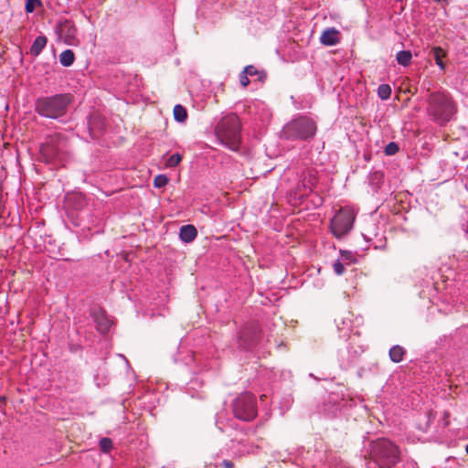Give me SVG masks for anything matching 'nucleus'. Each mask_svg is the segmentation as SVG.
Here are the masks:
<instances>
[{"mask_svg":"<svg viewBox=\"0 0 468 468\" xmlns=\"http://www.w3.org/2000/svg\"><path fill=\"white\" fill-rule=\"evenodd\" d=\"M317 178L313 170L304 171L302 175V179L298 183L297 188L299 191L303 189L304 191L312 192L313 187L316 185Z\"/></svg>","mask_w":468,"mask_h":468,"instance_id":"9b49d317","label":"nucleus"},{"mask_svg":"<svg viewBox=\"0 0 468 468\" xmlns=\"http://www.w3.org/2000/svg\"><path fill=\"white\" fill-rule=\"evenodd\" d=\"M368 468H380V465L374 464V458L371 456V460L367 463Z\"/></svg>","mask_w":468,"mask_h":468,"instance_id":"72a5a7b5","label":"nucleus"},{"mask_svg":"<svg viewBox=\"0 0 468 468\" xmlns=\"http://www.w3.org/2000/svg\"><path fill=\"white\" fill-rule=\"evenodd\" d=\"M371 456L374 464L380 465V468H392L399 462V450L392 441L380 439L374 443Z\"/></svg>","mask_w":468,"mask_h":468,"instance_id":"423d86ee","label":"nucleus"},{"mask_svg":"<svg viewBox=\"0 0 468 468\" xmlns=\"http://www.w3.org/2000/svg\"><path fill=\"white\" fill-rule=\"evenodd\" d=\"M40 154L46 163L59 164L69 158V143L61 133H54L46 138L39 148Z\"/></svg>","mask_w":468,"mask_h":468,"instance_id":"39448f33","label":"nucleus"},{"mask_svg":"<svg viewBox=\"0 0 468 468\" xmlns=\"http://www.w3.org/2000/svg\"><path fill=\"white\" fill-rule=\"evenodd\" d=\"M100 448L103 452H109L112 448V441L109 438H102L100 440Z\"/></svg>","mask_w":468,"mask_h":468,"instance_id":"bb28decb","label":"nucleus"},{"mask_svg":"<svg viewBox=\"0 0 468 468\" xmlns=\"http://www.w3.org/2000/svg\"><path fill=\"white\" fill-rule=\"evenodd\" d=\"M355 213L348 207H341L331 219L330 228L334 236L341 239L350 232L355 222Z\"/></svg>","mask_w":468,"mask_h":468,"instance_id":"1a4fd4ad","label":"nucleus"},{"mask_svg":"<svg viewBox=\"0 0 468 468\" xmlns=\"http://www.w3.org/2000/svg\"><path fill=\"white\" fill-rule=\"evenodd\" d=\"M75 60L74 52L71 49H66L59 55V62L64 67H69Z\"/></svg>","mask_w":468,"mask_h":468,"instance_id":"6ab92c4d","label":"nucleus"},{"mask_svg":"<svg viewBox=\"0 0 468 468\" xmlns=\"http://www.w3.org/2000/svg\"><path fill=\"white\" fill-rule=\"evenodd\" d=\"M71 102L70 93L41 96L36 99L34 109L41 117L56 120L66 115Z\"/></svg>","mask_w":468,"mask_h":468,"instance_id":"f257e3e1","label":"nucleus"},{"mask_svg":"<svg viewBox=\"0 0 468 468\" xmlns=\"http://www.w3.org/2000/svg\"><path fill=\"white\" fill-rule=\"evenodd\" d=\"M427 112L431 119L443 125L451 121L456 113V104L448 92L434 91L430 93L428 99Z\"/></svg>","mask_w":468,"mask_h":468,"instance_id":"f03ea898","label":"nucleus"},{"mask_svg":"<svg viewBox=\"0 0 468 468\" xmlns=\"http://www.w3.org/2000/svg\"><path fill=\"white\" fill-rule=\"evenodd\" d=\"M92 316L96 329L101 334L108 333L112 325V321L108 318L106 313L102 310L94 311Z\"/></svg>","mask_w":468,"mask_h":468,"instance_id":"9d476101","label":"nucleus"},{"mask_svg":"<svg viewBox=\"0 0 468 468\" xmlns=\"http://www.w3.org/2000/svg\"><path fill=\"white\" fill-rule=\"evenodd\" d=\"M169 182L168 177L165 175H158L154 179V186L156 188H162L165 186Z\"/></svg>","mask_w":468,"mask_h":468,"instance_id":"393cba45","label":"nucleus"},{"mask_svg":"<svg viewBox=\"0 0 468 468\" xmlns=\"http://www.w3.org/2000/svg\"><path fill=\"white\" fill-rule=\"evenodd\" d=\"M411 59L412 54L410 50H401L396 55L397 62L403 67L409 66L411 63Z\"/></svg>","mask_w":468,"mask_h":468,"instance_id":"aec40b11","label":"nucleus"},{"mask_svg":"<svg viewBox=\"0 0 468 468\" xmlns=\"http://www.w3.org/2000/svg\"><path fill=\"white\" fill-rule=\"evenodd\" d=\"M173 113L175 120L179 122H184L187 119V112L186 108L181 104H176L174 107Z\"/></svg>","mask_w":468,"mask_h":468,"instance_id":"4be33fe9","label":"nucleus"},{"mask_svg":"<svg viewBox=\"0 0 468 468\" xmlns=\"http://www.w3.org/2000/svg\"><path fill=\"white\" fill-rule=\"evenodd\" d=\"M197 236V230L193 225H184L180 228L179 238L186 243L192 242Z\"/></svg>","mask_w":468,"mask_h":468,"instance_id":"ddd939ff","label":"nucleus"},{"mask_svg":"<svg viewBox=\"0 0 468 468\" xmlns=\"http://www.w3.org/2000/svg\"><path fill=\"white\" fill-rule=\"evenodd\" d=\"M182 161V155L178 153L172 154L169 156L165 165L166 167L174 168L179 165V163Z\"/></svg>","mask_w":468,"mask_h":468,"instance_id":"b1692460","label":"nucleus"},{"mask_svg":"<svg viewBox=\"0 0 468 468\" xmlns=\"http://www.w3.org/2000/svg\"><path fill=\"white\" fill-rule=\"evenodd\" d=\"M37 5H41L40 0H26V6H25L26 12L27 13L34 12Z\"/></svg>","mask_w":468,"mask_h":468,"instance_id":"cd10ccee","label":"nucleus"},{"mask_svg":"<svg viewBox=\"0 0 468 468\" xmlns=\"http://www.w3.org/2000/svg\"><path fill=\"white\" fill-rule=\"evenodd\" d=\"M333 268L337 275H342L346 271L344 264L339 260L333 264Z\"/></svg>","mask_w":468,"mask_h":468,"instance_id":"7c9ffc66","label":"nucleus"},{"mask_svg":"<svg viewBox=\"0 0 468 468\" xmlns=\"http://www.w3.org/2000/svg\"><path fill=\"white\" fill-rule=\"evenodd\" d=\"M221 467L222 468H234V463H233V462H231L229 460H224L221 463Z\"/></svg>","mask_w":468,"mask_h":468,"instance_id":"473e14b6","label":"nucleus"},{"mask_svg":"<svg viewBox=\"0 0 468 468\" xmlns=\"http://www.w3.org/2000/svg\"><path fill=\"white\" fill-rule=\"evenodd\" d=\"M47 43L48 38L46 36H38L37 37H36V39L30 47V54L34 57H37L44 49Z\"/></svg>","mask_w":468,"mask_h":468,"instance_id":"2eb2a0df","label":"nucleus"},{"mask_svg":"<svg viewBox=\"0 0 468 468\" xmlns=\"http://www.w3.org/2000/svg\"><path fill=\"white\" fill-rule=\"evenodd\" d=\"M320 42L324 46H335L340 42L339 31L335 27L325 29L321 37Z\"/></svg>","mask_w":468,"mask_h":468,"instance_id":"f8f14e48","label":"nucleus"},{"mask_svg":"<svg viewBox=\"0 0 468 468\" xmlns=\"http://www.w3.org/2000/svg\"><path fill=\"white\" fill-rule=\"evenodd\" d=\"M261 327L257 321L245 324L238 332L237 344L241 350H251L261 339Z\"/></svg>","mask_w":468,"mask_h":468,"instance_id":"6e6552de","label":"nucleus"},{"mask_svg":"<svg viewBox=\"0 0 468 468\" xmlns=\"http://www.w3.org/2000/svg\"><path fill=\"white\" fill-rule=\"evenodd\" d=\"M465 452H466V453L468 454V444H467V445H466V447H465Z\"/></svg>","mask_w":468,"mask_h":468,"instance_id":"f704fd0d","label":"nucleus"},{"mask_svg":"<svg viewBox=\"0 0 468 468\" xmlns=\"http://www.w3.org/2000/svg\"><path fill=\"white\" fill-rule=\"evenodd\" d=\"M341 257L344 261L351 262L353 261V254L348 250H341Z\"/></svg>","mask_w":468,"mask_h":468,"instance_id":"2f4dec72","label":"nucleus"},{"mask_svg":"<svg viewBox=\"0 0 468 468\" xmlns=\"http://www.w3.org/2000/svg\"><path fill=\"white\" fill-rule=\"evenodd\" d=\"M69 206H71L77 210H80L86 206V198L81 193H73L66 197Z\"/></svg>","mask_w":468,"mask_h":468,"instance_id":"4468645a","label":"nucleus"},{"mask_svg":"<svg viewBox=\"0 0 468 468\" xmlns=\"http://www.w3.org/2000/svg\"><path fill=\"white\" fill-rule=\"evenodd\" d=\"M378 95L381 100H388L391 95V88L388 84H380L378 88Z\"/></svg>","mask_w":468,"mask_h":468,"instance_id":"5701e85b","label":"nucleus"},{"mask_svg":"<svg viewBox=\"0 0 468 468\" xmlns=\"http://www.w3.org/2000/svg\"><path fill=\"white\" fill-rule=\"evenodd\" d=\"M118 357H119V359H121L123 362V364L125 366V368L127 370L128 378L134 379V378H135L134 372L133 371L130 372L131 367H130L127 358L122 354H119Z\"/></svg>","mask_w":468,"mask_h":468,"instance_id":"c85d7f7f","label":"nucleus"},{"mask_svg":"<svg viewBox=\"0 0 468 468\" xmlns=\"http://www.w3.org/2000/svg\"><path fill=\"white\" fill-rule=\"evenodd\" d=\"M240 128L238 115L232 113L220 119L215 127V134L222 144L238 151L241 142Z\"/></svg>","mask_w":468,"mask_h":468,"instance_id":"7ed1b4c3","label":"nucleus"},{"mask_svg":"<svg viewBox=\"0 0 468 468\" xmlns=\"http://www.w3.org/2000/svg\"><path fill=\"white\" fill-rule=\"evenodd\" d=\"M406 350L401 346L396 345L389 349V358L394 363H399L403 360Z\"/></svg>","mask_w":468,"mask_h":468,"instance_id":"f3484780","label":"nucleus"},{"mask_svg":"<svg viewBox=\"0 0 468 468\" xmlns=\"http://www.w3.org/2000/svg\"><path fill=\"white\" fill-rule=\"evenodd\" d=\"M243 69L249 77L257 76L260 82H264L267 79V73L264 70H258L253 65L246 66Z\"/></svg>","mask_w":468,"mask_h":468,"instance_id":"a211bd4d","label":"nucleus"},{"mask_svg":"<svg viewBox=\"0 0 468 468\" xmlns=\"http://www.w3.org/2000/svg\"><path fill=\"white\" fill-rule=\"evenodd\" d=\"M430 55L432 56L439 68L441 70H445L446 65L442 59L446 57V51L441 47H433L431 49Z\"/></svg>","mask_w":468,"mask_h":468,"instance_id":"dca6fc26","label":"nucleus"},{"mask_svg":"<svg viewBox=\"0 0 468 468\" xmlns=\"http://www.w3.org/2000/svg\"><path fill=\"white\" fill-rule=\"evenodd\" d=\"M232 412L240 420H253L258 414L256 397L250 392L241 393L232 402Z\"/></svg>","mask_w":468,"mask_h":468,"instance_id":"0eeeda50","label":"nucleus"},{"mask_svg":"<svg viewBox=\"0 0 468 468\" xmlns=\"http://www.w3.org/2000/svg\"><path fill=\"white\" fill-rule=\"evenodd\" d=\"M316 132V122L308 116L301 115L283 126L281 136L285 140L311 141Z\"/></svg>","mask_w":468,"mask_h":468,"instance_id":"20e7f679","label":"nucleus"},{"mask_svg":"<svg viewBox=\"0 0 468 468\" xmlns=\"http://www.w3.org/2000/svg\"><path fill=\"white\" fill-rule=\"evenodd\" d=\"M399 147L398 144L395 142H390L385 147L384 153L386 155H394L399 152Z\"/></svg>","mask_w":468,"mask_h":468,"instance_id":"a878e982","label":"nucleus"},{"mask_svg":"<svg viewBox=\"0 0 468 468\" xmlns=\"http://www.w3.org/2000/svg\"><path fill=\"white\" fill-rule=\"evenodd\" d=\"M104 120L100 115H94L89 121V129L92 136H96L93 132L95 128H98L101 131L104 129Z\"/></svg>","mask_w":468,"mask_h":468,"instance_id":"412c9836","label":"nucleus"},{"mask_svg":"<svg viewBox=\"0 0 468 468\" xmlns=\"http://www.w3.org/2000/svg\"><path fill=\"white\" fill-rule=\"evenodd\" d=\"M239 83L243 88H246L250 84L249 75L244 71V69L239 73Z\"/></svg>","mask_w":468,"mask_h":468,"instance_id":"c756f323","label":"nucleus"}]
</instances>
